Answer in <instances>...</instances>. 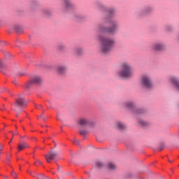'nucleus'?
I'll return each mask as SVG.
<instances>
[{
    "label": "nucleus",
    "mask_w": 179,
    "mask_h": 179,
    "mask_svg": "<svg viewBox=\"0 0 179 179\" xmlns=\"http://www.w3.org/2000/svg\"><path fill=\"white\" fill-rule=\"evenodd\" d=\"M34 83L41 85V83H43V78L38 76L32 77L29 80V85H34Z\"/></svg>",
    "instance_id": "nucleus-8"
},
{
    "label": "nucleus",
    "mask_w": 179,
    "mask_h": 179,
    "mask_svg": "<svg viewBox=\"0 0 179 179\" xmlns=\"http://www.w3.org/2000/svg\"><path fill=\"white\" fill-rule=\"evenodd\" d=\"M10 142H12V139L10 140Z\"/></svg>",
    "instance_id": "nucleus-36"
},
{
    "label": "nucleus",
    "mask_w": 179,
    "mask_h": 179,
    "mask_svg": "<svg viewBox=\"0 0 179 179\" xmlns=\"http://www.w3.org/2000/svg\"><path fill=\"white\" fill-rule=\"evenodd\" d=\"M110 24L111 27H109L108 28H104L103 26H99L98 27V30L100 33H108V34L114 35L115 33H117V30L118 29V22L115 20H110Z\"/></svg>",
    "instance_id": "nucleus-3"
},
{
    "label": "nucleus",
    "mask_w": 179,
    "mask_h": 179,
    "mask_svg": "<svg viewBox=\"0 0 179 179\" xmlns=\"http://www.w3.org/2000/svg\"><path fill=\"white\" fill-rule=\"evenodd\" d=\"M153 12V7H145L141 10V15H149V13H152Z\"/></svg>",
    "instance_id": "nucleus-13"
},
{
    "label": "nucleus",
    "mask_w": 179,
    "mask_h": 179,
    "mask_svg": "<svg viewBox=\"0 0 179 179\" xmlns=\"http://www.w3.org/2000/svg\"><path fill=\"white\" fill-rule=\"evenodd\" d=\"M79 133L80 135H83V136H85V135H87V131L86 130L80 129Z\"/></svg>",
    "instance_id": "nucleus-23"
},
{
    "label": "nucleus",
    "mask_w": 179,
    "mask_h": 179,
    "mask_svg": "<svg viewBox=\"0 0 179 179\" xmlns=\"http://www.w3.org/2000/svg\"><path fill=\"white\" fill-rule=\"evenodd\" d=\"M3 68V62H2L1 60H0V69H2Z\"/></svg>",
    "instance_id": "nucleus-28"
},
{
    "label": "nucleus",
    "mask_w": 179,
    "mask_h": 179,
    "mask_svg": "<svg viewBox=\"0 0 179 179\" xmlns=\"http://www.w3.org/2000/svg\"><path fill=\"white\" fill-rule=\"evenodd\" d=\"M30 176L34 177V172H29Z\"/></svg>",
    "instance_id": "nucleus-29"
},
{
    "label": "nucleus",
    "mask_w": 179,
    "mask_h": 179,
    "mask_svg": "<svg viewBox=\"0 0 179 179\" xmlns=\"http://www.w3.org/2000/svg\"><path fill=\"white\" fill-rule=\"evenodd\" d=\"M11 176L12 177H13L15 179H16V177H17V174L16 173H15V171H13L11 173Z\"/></svg>",
    "instance_id": "nucleus-27"
},
{
    "label": "nucleus",
    "mask_w": 179,
    "mask_h": 179,
    "mask_svg": "<svg viewBox=\"0 0 179 179\" xmlns=\"http://www.w3.org/2000/svg\"><path fill=\"white\" fill-rule=\"evenodd\" d=\"M42 13L44 16H51L52 15V12L49 9H44L42 10Z\"/></svg>",
    "instance_id": "nucleus-18"
},
{
    "label": "nucleus",
    "mask_w": 179,
    "mask_h": 179,
    "mask_svg": "<svg viewBox=\"0 0 179 179\" xmlns=\"http://www.w3.org/2000/svg\"><path fill=\"white\" fill-rule=\"evenodd\" d=\"M36 163H39V164H43V162H41V161H40V160H38V161L36 162Z\"/></svg>",
    "instance_id": "nucleus-30"
},
{
    "label": "nucleus",
    "mask_w": 179,
    "mask_h": 179,
    "mask_svg": "<svg viewBox=\"0 0 179 179\" xmlns=\"http://www.w3.org/2000/svg\"><path fill=\"white\" fill-rule=\"evenodd\" d=\"M117 129L122 131V129H125V128H127V127L125 126V124H123L122 122H117Z\"/></svg>",
    "instance_id": "nucleus-17"
},
{
    "label": "nucleus",
    "mask_w": 179,
    "mask_h": 179,
    "mask_svg": "<svg viewBox=\"0 0 179 179\" xmlns=\"http://www.w3.org/2000/svg\"><path fill=\"white\" fill-rule=\"evenodd\" d=\"M0 149H1V150H2V149H3V145H1V146L0 147Z\"/></svg>",
    "instance_id": "nucleus-32"
},
{
    "label": "nucleus",
    "mask_w": 179,
    "mask_h": 179,
    "mask_svg": "<svg viewBox=\"0 0 179 179\" xmlns=\"http://www.w3.org/2000/svg\"><path fill=\"white\" fill-rule=\"evenodd\" d=\"M15 135H18V134L17 133V134H13V136H15Z\"/></svg>",
    "instance_id": "nucleus-31"
},
{
    "label": "nucleus",
    "mask_w": 179,
    "mask_h": 179,
    "mask_svg": "<svg viewBox=\"0 0 179 179\" xmlns=\"http://www.w3.org/2000/svg\"><path fill=\"white\" fill-rule=\"evenodd\" d=\"M68 70V67L64 65H59L57 67V72L59 73L60 75H64L65 72Z\"/></svg>",
    "instance_id": "nucleus-12"
},
{
    "label": "nucleus",
    "mask_w": 179,
    "mask_h": 179,
    "mask_svg": "<svg viewBox=\"0 0 179 179\" xmlns=\"http://www.w3.org/2000/svg\"><path fill=\"white\" fill-rule=\"evenodd\" d=\"M108 169H109V170H115V169H117V166H115V164H113V162H109L108 164Z\"/></svg>",
    "instance_id": "nucleus-19"
},
{
    "label": "nucleus",
    "mask_w": 179,
    "mask_h": 179,
    "mask_svg": "<svg viewBox=\"0 0 179 179\" xmlns=\"http://www.w3.org/2000/svg\"><path fill=\"white\" fill-rule=\"evenodd\" d=\"M37 6H38V3L37 2H32L30 4V8H31V10H34V9H36V8H37Z\"/></svg>",
    "instance_id": "nucleus-20"
},
{
    "label": "nucleus",
    "mask_w": 179,
    "mask_h": 179,
    "mask_svg": "<svg viewBox=\"0 0 179 179\" xmlns=\"http://www.w3.org/2000/svg\"><path fill=\"white\" fill-rule=\"evenodd\" d=\"M87 127H90V128H94V127H96V122L89 120V124H87Z\"/></svg>",
    "instance_id": "nucleus-22"
},
{
    "label": "nucleus",
    "mask_w": 179,
    "mask_h": 179,
    "mask_svg": "<svg viewBox=\"0 0 179 179\" xmlns=\"http://www.w3.org/2000/svg\"><path fill=\"white\" fill-rule=\"evenodd\" d=\"M15 108L14 110L17 114L16 115V117L19 116V111H22V107H26L27 106V101H26V99H24V97L22 95H19L17 96V99H15Z\"/></svg>",
    "instance_id": "nucleus-4"
},
{
    "label": "nucleus",
    "mask_w": 179,
    "mask_h": 179,
    "mask_svg": "<svg viewBox=\"0 0 179 179\" xmlns=\"http://www.w3.org/2000/svg\"><path fill=\"white\" fill-rule=\"evenodd\" d=\"M90 120L87 117H81L78 120V124L81 127H87Z\"/></svg>",
    "instance_id": "nucleus-11"
},
{
    "label": "nucleus",
    "mask_w": 179,
    "mask_h": 179,
    "mask_svg": "<svg viewBox=\"0 0 179 179\" xmlns=\"http://www.w3.org/2000/svg\"><path fill=\"white\" fill-rule=\"evenodd\" d=\"M138 124L141 125V127H148L149 125V123L148 122H145V120H139Z\"/></svg>",
    "instance_id": "nucleus-21"
},
{
    "label": "nucleus",
    "mask_w": 179,
    "mask_h": 179,
    "mask_svg": "<svg viewBox=\"0 0 179 179\" xmlns=\"http://www.w3.org/2000/svg\"><path fill=\"white\" fill-rule=\"evenodd\" d=\"M170 162V163H171V161H169Z\"/></svg>",
    "instance_id": "nucleus-37"
},
{
    "label": "nucleus",
    "mask_w": 179,
    "mask_h": 179,
    "mask_svg": "<svg viewBox=\"0 0 179 179\" xmlns=\"http://www.w3.org/2000/svg\"><path fill=\"white\" fill-rule=\"evenodd\" d=\"M171 81L172 82L173 85L175 86L178 90H179V82L178 80H177V78L176 77H171Z\"/></svg>",
    "instance_id": "nucleus-15"
},
{
    "label": "nucleus",
    "mask_w": 179,
    "mask_h": 179,
    "mask_svg": "<svg viewBox=\"0 0 179 179\" xmlns=\"http://www.w3.org/2000/svg\"><path fill=\"white\" fill-rule=\"evenodd\" d=\"M57 156H58V152L55 150H50L47 155H44L48 163H51V161L54 160Z\"/></svg>",
    "instance_id": "nucleus-7"
},
{
    "label": "nucleus",
    "mask_w": 179,
    "mask_h": 179,
    "mask_svg": "<svg viewBox=\"0 0 179 179\" xmlns=\"http://www.w3.org/2000/svg\"><path fill=\"white\" fill-rule=\"evenodd\" d=\"M96 167H103V163L100 162H96Z\"/></svg>",
    "instance_id": "nucleus-26"
},
{
    "label": "nucleus",
    "mask_w": 179,
    "mask_h": 179,
    "mask_svg": "<svg viewBox=\"0 0 179 179\" xmlns=\"http://www.w3.org/2000/svg\"><path fill=\"white\" fill-rule=\"evenodd\" d=\"M64 9L66 10H71L75 8V6L71 2V0H63Z\"/></svg>",
    "instance_id": "nucleus-10"
},
{
    "label": "nucleus",
    "mask_w": 179,
    "mask_h": 179,
    "mask_svg": "<svg viewBox=\"0 0 179 179\" xmlns=\"http://www.w3.org/2000/svg\"><path fill=\"white\" fill-rule=\"evenodd\" d=\"M108 12L109 15H114V13H115V9L110 8L108 10Z\"/></svg>",
    "instance_id": "nucleus-24"
},
{
    "label": "nucleus",
    "mask_w": 179,
    "mask_h": 179,
    "mask_svg": "<svg viewBox=\"0 0 179 179\" xmlns=\"http://www.w3.org/2000/svg\"><path fill=\"white\" fill-rule=\"evenodd\" d=\"M140 83L143 89H152L153 87V83L152 78L148 75H143L141 78Z\"/></svg>",
    "instance_id": "nucleus-5"
},
{
    "label": "nucleus",
    "mask_w": 179,
    "mask_h": 179,
    "mask_svg": "<svg viewBox=\"0 0 179 179\" xmlns=\"http://www.w3.org/2000/svg\"><path fill=\"white\" fill-rule=\"evenodd\" d=\"M96 39L100 43L99 51L102 54H108L115 47V39L113 38L99 35Z\"/></svg>",
    "instance_id": "nucleus-1"
},
{
    "label": "nucleus",
    "mask_w": 179,
    "mask_h": 179,
    "mask_svg": "<svg viewBox=\"0 0 179 179\" xmlns=\"http://www.w3.org/2000/svg\"><path fill=\"white\" fill-rule=\"evenodd\" d=\"M5 178H6V179H8V176H5Z\"/></svg>",
    "instance_id": "nucleus-34"
},
{
    "label": "nucleus",
    "mask_w": 179,
    "mask_h": 179,
    "mask_svg": "<svg viewBox=\"0 0 179 179\" xmlns=\"http://www.w3.org/2000/svg\"><path fill=\"white\" fill-rule=\"evenodd\" d=\"M75 55H82L83 54V48H76L74 50Z\"/></svg>",
    "instance_id": "nucleus-16"
},
{
    "label": "nucleus",
    "mask_w": 179,
    "mask_h": 179,
    "mask_svg": "<svg viewBox=\"0 0 179 179\" xmlns=\"http://www.w3.org/2000/svg\"><path fill=\"white\" fill-rule=\"evenodd\" d=\"M152 49L153 51L160 52L164 50V45L162 43H155L152 45Z\"/></svg>",
    "instance_id": "nucleus-9"
},
{
    "label": "nucleus",
    "mask_w": 179,
    "mask_h": 179,
    "mask_svg": "<svg viewBox=\"0 0 179 179\" xmlns=\"http://www.w3.org/2000/svg\"><path fill=\"white\" fill-rule=\"evenodd\" d=\"M118 76L124 79L132 78V76H134V68L132 67V64L129 62H123L121 64Z\"/></svg>",
    "instance_id": "nucleus-2"
},
{
    "label": "nucleus",
    "mask_w": 179,
    "mask_h": 179,
    "mask_svg": "<svg viewBox=\"0 0 179 179\" xmlns=\"http://www.w3.org/2000/svg\"><path fill=\"white\" fill-rule=\"evenodd\" d=\"M124 106L128 110H131L133 113V114H142L143 111L142 109H138L135 108V105L132 102H127L124 104Z\"/></svg>",
    "instance_id": "nucleus-6"
},
{
    "label": "nucleus",
    "mask_w": 179,
    "mask_h": 179,
    "mask_svg": "<svg viewBox=\"0 0 179 179\" xmlns=\"http://www.w3.org/2000/svg\"><path fill=\"white\" fill-rule=\"evenodd\" d=\"M58 48H59V50H65L66 46L64 44H59V46H58Z\"/></svg>",
    "instance_id": "nucleus-25"
},
{
    "label": "nucleus",
    "mask_w": 179,
    "mask_h": 179,
    "mask_svg": "<svg viewBox=\"0 0 179 179\" xmlns=\"http://www.w3.org/2000/svg\"><path fill=\"white\" fill-rule=\"evenodd\" d=\"M26 148H29V144H27L26 142H23L17 145V149L19 151L24 150V149H26Z\"/></svg>",
    "instance_id": "nucleus-14"
},
{
    "label": "nucleus",
    "mask_w": 179,
    "mask_h": 179,
    "mask_svg": "<svg viewBox=\"0 0 179 179\" xmlns=\"http://www.w3.org/2000/svg\"><path fill=\"white\" fill-rule=\"evenodd\" d=\"M20 75H21V76H23L24 75V73H21Z\"/></svg>",
    "instance_id": "nucleus-33"
},
{
    "label": "nucleus",
    "mask_w": 179,
    "mask_h": 179,
    "mask_svg": "<svg viewBox=\"0 0 179 179\" xmlns=\"http://www.w3.org/2000/svg\"><path fill=\"white\" fill-rule=\"evenodd\" d=\"M1 150H2V149H0V152H1Z\"/></svg>",
    "instance_id": "nucleus-35"
}]
</instances>
